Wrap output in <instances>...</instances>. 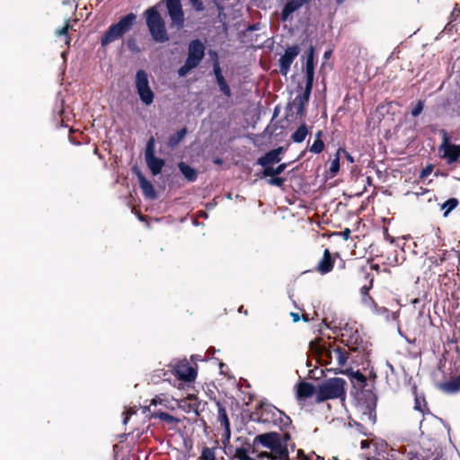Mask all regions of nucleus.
Wrapping results in <instances>:
<instances>
[{"instance_id": "nucleus-56", "label": "nucleus", "mask_w": 460, "mask_h": 460, "mask_svg": "<svg viewBox=\"0 0 460 460\" xmlns=\"http://www.w3.org/2000/svg\"><path fill=\"white\" fill-rule=\"evenodd\" d=\"M251 30H256L257 29V25H253L252 27H250Z\"/></svg>"}, {"instance_id": "nucleus-46", "label": "nucleus", "mask_w": 460, "mask_h": 460, "mask_svg": "<svg viewBox=\"0 0 460 460\" xmlns=\"http://www.w3.org/2000/svg\"><path fill=\"white\" fill-rule=\"evenodd\" d=\"M372 287H373V279H370L369 285H364L360 288V296H362L363 295H369L368 292L372 288Z\"/></svg>"}, {"instance_id": "nucleus-10", "label": "nucleus", "mask_w": 460, "mask_h": 460, "mask_svg": "<svg viewBox=\"0 0 460 460\" xmlns=\"http://www.w3.org/2000/svg\"><path fill=\"white\" fill-rule=\"evenodd\" d=\"M164 2L168 15L172 21L171 26L177 30H181L184 27V13L181 0H162Z\"/></svg>"}, {"instance_id": "nucleus-60", "label": "nucleus", "mask_w": 460, "mask_h": 460, "mask_svg": "<svg viewBox=\"0 0 460 460\" xmlns=\"http://www.w3.org/2000/svg\"><path fill=\"white\" fill-rule=\"evenodd\" d=\"M319 460V459H318Z\"/></svg>"}, {"instance_id": "nucleus-49", "label": "nucleus", "mask_w": 460, "mask_h": 460, "mask_svg": "<svg viewBox=\"0 0 460 460\" xmlns=\"http://www.w3.org/2000/svg\"><path fill=\"white\" fill-rule=\"evenodd\" d=\"M290 316L292 317L294 323H297L300 320V315L297 313L291 312Z\"/></svg>"}, {"instance_id": "nucleus-9", "label": "nucleus", "mask_w": 460, "mask_h": 460, "mask_svg": "<svg viewBox=\"0 0 460 460\" xmlns=\"http://www.w3.org/2000/svg\"><path fill=\"white\" fill-rule=\"evenodd\" d=\"M341 341L352 350L364 348V341L355 323H346L341 332Z\"/></svg>"}, {"instance_id": "nucleus-24", "label": "nucleus", "mask_w": 460, "mask_h": 460, "mask_svg": "<svg viewBox=\"0 0 460 460\" xmlns=\"http://www.w3.org/2000/svg\"><path fill=\"white\" fill-rule=\"evenodd\" d=\"M178 167H179L180 172H181V174L184 176V178L187 181H189L190 182L196 181L198 174H197V171L194 168H192L189 164H185L184 162L179 163Z\"/></svg>"}, {"instance_id": "nucleus-20", "label": "nucleus", "mask_w": 460, "mask_h": 460, "mask_svg": "<svg viewBox=\"0 0 460 460\" xmlns=\"http://www.w3.org/2000/svg\"><path fill=\"white\" fill-rule=\"evenodd\" d=\"M214 73H215V75H216V78H217V83L220 88V91L227 97H230L231 96V90H230V87L228 86L226 81L225 80L222 73H221V69H220V66L217 63H216L214 65Z\"/></svg>"}, {"instance_id": "nucleus-42", "label": "nucleus", "mask_w": 460, "mask_h": 460, "mask_svg": "<svg viewBox=\"0 0 460 460\" xmlns=\"http://www.w3.org/2000/svg\"><path fill=\"white\" fill-rule=\"evenodd\" d=\"M285 182V179L284 178H281V177H276V176H273L271 177L269 181H268V183L272 185V186H278V187H281Z\"/></svg>"}, {"instance_id": "nucleus-36", "label": "nucleus", "mask_w": 460, "mask_h": 460, "mask_svg": "<svg viewBox=\"0 0 460 460\" xmlns=\"http://www.w3.org/2000/svg\"><path fill=\"white\" fill-rule=\"evenodd\" d=\"M200 460H216V455L212 448L204 447L201 456L199 457Z\"/></svg>"}, {"instance_id": "nucleus-35", "label": "nucleus", "mask_w": 460, "mask_h": 460, "mask_svg": "<svg viewBox=\"0 0 460 460\" xmlns=\"http://www.w3.org/2000/svg\"><path fill=\"white\" fill-rule=\"evenodd\" d=\"M360 301L361 304L369 310L375 307V305H376V301L370 295H363L362 296H360Z\"/></svg>"}, {"instance_id": "nucleus-12", "label": "nucleus", "mask_w": 460, "mask_h": 460, "mask_svg": "<svg viewBox=\"0 0 460 460\" xmlns=\"http://www.w3.org/2000/svg\"><path fill=\"white\" fill-rule=\"evenodd\" d=\"M414 416L413 418L416 419L417 421H419L420 424V430L421 434L424 433L423 430V422L426 420V414L429 416L430 419L436 420L435 416L429 413V411L427 407V403L425 401V398L422 396H419L418 394L415 395V402H414Z\"/></svg>"}, {"instance_id": "nucleus-14", "label": "nucleus", "mask_w": 460, "mask_h": 460, "mask_svg": "<svg viewBox=\"0 0 460 460\" xmlns=\"http://www.w3.org/2000/svg\"><path fill=\"white\" fill-rule=\"evenodd\" d=\"M174 370L179 379L186 382L193 381L197 376L195 369L186 361L176 364Z\"/></svg>"}, {"instance_id": "nucleus-13", "label": "nucleus", "mask_w": 460, "mask_h": 460, "mask_svg": "<svg viewBox=\"0 0 460 460\" xmlns=\"http://www.w3.org/2000/svg\"><path fill=\"white\" fill-rule=\"evenodd\" d=\"M299 54V47L296 45L288 47L285 53L280 57L279 63V72L282 75H287L289 72L290 66L293 63L294 59Z\"/></svg>"}, {"instance_id": "nucleus-11", "label": "nucleus", "mask_w": 460, "mask_h": 460, "mask_svg": "<svg viewBox=\"0 0 460 460\" xmlns=\"http://www.w3.org/2000/svg\"><path fill=\"white\" fill-rule=\"evenodd\" d=\"M442 135V143L439 146V151L443 152V157L447 160L448 164L456 162L460 157V146L450 144L449 137L446 130H440Z\"/></svg>"}, {"instance_id": "nucleus-47", "label": "nucleus", "mask_w": 460, "mask_h": 460, "mask_svg": "<svg viewBox=\"0 0 460 460\" xmlns=\"http://www.w3.org/2000/svg\"><path fill=\"white\" fill-rule=\"evenodd\" d=\"M350 230L349 228H345L341 233V236L343 237L344 240H348L350 236Z\"/></svg>"}, {"instance_id": "nucleus-4", "label": "nucleus", "mask_w": 460, "mask_h": 460, "mask_svg": "<svg viewBox=\"0 0 460 460\" xmlns=\"http://www.w3.org/2000/svg\"><path fill=\"white\" fill-rule=\"evenodd\" d=\"M346 381L340 377L329 378L319 385L315 402H323L327 400L341 398L345 394Z\"/></svg>"}, {"instance_id": "nucleus-41", "label": "nucleus", "mask_w": 460, "mask_h": 460, "mask_svg": "<svg viewBox=\"0 0 460 460\" xmlns=\"http://www.w3.org/2000/svg\"><path fill=\"white\" fill-rule=\"evenodd\" d=\"M424 102L423 101H419L417 104L412 108L411 113L413 117H418L423 111Z\"/></svg>"}, {"instance_id": "nucleus-37", "label": "nucleus", "mask_w": 460, "mask_h": 460, "mask_svg": "<svg viewBox=\"0 0 460 460\" xmlns=\"http://www.w3.org/2000/svg\"><path fill=\"white\" fill-rule=\"evenodd\" d=\"M69 27H70L69 22H66L63 27L58 28L55 31V34L57 36H66V44H67V45L69 44V41H70V39L67 37Z\"/></svg>"}, {"instance_id": "nucleus-15", "label": "nucleus", "mask_w": 460, "mask_h": 460, "mask_svg": "<svg viewBox=\"0 0 460 460\" xmlns=\"http://www.w3.org/2000/svg\"><path fill=\"white\" fill-rule=\"evenodd\" d=\"M283 150V147L280 146L267 152L263 156L257 160V164L266 168L272 164L279 163L280 161V154Z\"/></svg>"}, {"instance_id": "nucleus-3", "label": "nucleus", "mask_w": 460, "mask_h": 460, "mask_svg": "<svg viewBox=\"0 0 460 460\" xmlns=\"http://www.w3.org/2000/svg\"><path fill=\"white\" fill-rule=\"evenodd\" d=\"M149 7L145 11L146 23L152 39L157 43H164L169 40L165 22L158 12V5Z\"/></svg>"}, {"instance_id": "nucleus-51", "label": "nucleus", "mask_w": 460, "mask_h": 460, "mask_svg": "<svg viewBox=\"0 0 460 460\" xmlns=\"http://www.w3.org/2000/svg\"><path fill=\"white\" fill-rule=\"evenodd\" d=\"M342 152L345 154L347 159L350 162V163H353L354 160H353V157L347 152H345L344 150H342Z\"/></svg>"}, {"instance_id": "nucleus-30", "label": "nucleus", "mask_w": 460, "mask_h": 460, "mask_svg": "<svg viewBox=\"0 0 460 460\" xmlns=\"http://www.w3.org/2000/svg\"><path fill=\"white\" fill-rule=\"evenodd\" d=\"M308 134L307 127L303 123L291 136V139L295 143H302Z\"/></svg>"}, {"instance_id": "nucleus-16", "label": "nucleus", "mask_w": 460, "mask_h": 460, "mask_svg": "<svg viewBox=\"0 0 460 460\" xmlns=\"http://www.w3.org/2000/svg\"><path fill=\"white\" fill-rule=\"evenodd\" d=\"M136 174L144 196L149 199H155L157 198V194L153 184L146 179L141 172L136 170Z\"/></svg>"}, {"instance_id": "nucleus-48", "label": "nucleus", "mask_w": 460, "mask_h": 460, "mask_svg": "<svg viewBox=\"0 0 460 460\" xmlns=\"http://www.w3.org/2000/svg\"><path fill=\"white\" fill-rule=\"evenodd\" d=\"M370 447V442L367 439L362 440L360 442L361 449H367Z\"/></svg>"}, {"instance_id": "nucleus-2", "label": "nucleus", "mask_w": 460, "mask_h": 460, "mask_svg": "<svg viewBox=\"0 0 460 460\" xmlns=\"http://www.w3.org/2000/svg\"><path fill=\"white\" fill-rule=\"evenodd\" d=\"M310 349L323 364L331 365L335 362L338 367H343L347 363L348 352L341 347H332L316 339L310 342Z\"/></svg>"}, {"instance_id": "nucleus-31", "label": "nucleus", "mask_w": 460, "mask_h": 460, "mask_svg": "<svg viewBox=\"0 0 460 460\" xmlns=\"http://www.w3.org/2000/svg\"><path fill=\"white\" fill-rule=\"evenodd\" d=\"M286 168H287V164H281L279 166H277L276 168L268 166V167L264 168L262 175L264 177L278 176L280 173H282Z\"/></svg>"}, {"instance_id": "nucleus-50", "label": "nucleus", "mask_w": 460, "mask_h": 460, "mask_svg": "<svg viewBox=\"0 0 460 460\" xmlns=\"http://www.w3.org/2000/svg\"><path fill=\"white\" fill-rule=\"evenodd\" d=\"M385 366L390 370L391 374L394 373V367L389 361L385 362Z\"/></svg>"}, {"instance_id": "nucleus-32", "label": "nucleus", "mask_w": 460, "mask_h": 460, "mask_svg": "<svg viewBox=\"0 0 460 460\" xmlns=\"http://www.w3.org/2000/svg\"><path fill=\"white\" fill-rule=\"evenodd\" d=\"M458 200L456 198H450L441 205V209L445 210L444 217H447L448 214L455 209L458 205Z\"/></svg>"}, {"instance_id": "nucleus-8", "label": "nucleus", "mask_w": 460, "mask_h": 460, "mask_svg": "<svg viewBox=\"0 0 460 460\" xmlns=\"http://www.w3.org/2000/svg\"><path fill=\"white\" fill-rule=\"evenodd\" d=\"M135 87L142 103L146 106H150L154 102L155 93L149 85V76L145 70L139 69L137 71Z\"/></svg>"}, {"instance_id": "nucleus-52", "label": "nucleus", "mask_w": 460, "mask_h": 460, "mask_svg": "<svg viewBox=\"0 0 460 460\" xmlns=\"http://www.w3.org/2000/svg\"><path fill=\"white\" fill-rule=\"evenodd\" d=\"M323 323V324H325L330 329L336 328V326H332V323H330V325H328L327 323H326V319H324Z\"/></svg>"}, {"instance_id": "nucleus-34", "label": "nucleus", "mask_w": 460, "mask_h": 460, "mask_svg": "<svg viewBox=\"0 0 460 460\" xmlns=\"http://www.w3.org/2000/svg\"><path fill=\"white\" fill-rule=\"evenodd\" d=\"M150 417L153 418V419H159L161 420H164V421H167L169 423H172V422H174L176 420V419L167 413V412H164V411H151L150 412Z\"/></svg>"}, {"instance_id": "nucleus-53", "label": "nucleus", "mask_w": 460, "mask_h": 460, "mask_svg": "<svg viewBox=\"0 0 460 460\" xmlns=\"http://www.w3.org/2000/svg\"><path fill=\"white\" fill-rule=\"evenodd\" d=\"M303 320H304L305 322H308V321H309V318L307 317V315L304 314V315H303Z\"/></svg>"}, {"instance_id": "nucleus-59", "label": "nucleus", "mask_w": 460, "mask_h": 460, "mask_svg": "<svg viewBox=\"0 0 460 460\" xmlns=\"http://www.w3.org/2000/svg\"><path fill=\"white\" fill-rule=\"evenodd\" d=\"M332 459H333V460H339V459H338L337 457H335V456H334Z\"/></svg>"}, {"instance_id": "nucleus-29", "label": "nucleus", "mask_w": 460, "mask_h": 460, "mask_svg": "<svg viewBox=\"0 0 460 460\" xmlns=\"http://www.w3.org/2000/svg\"><path fill=\"white\" fill-rule=\"evenodd\" d=\"M186 134H187L186 128H183L178 130L175 134L170 136V137L168 139V146L172 148L175 147L182 141V139L185 137Z\"/></svg>"}, {"instance_id": "nucleus-54", "label": "nucleus", "mask_w": 460, "mask_h": 460, "mask_svg": "<svg viewBox=\"0 0 460 460\" xmlns=\"http://www.w3.org/2000/svg\"><path fill=\"white\" fill-rule=\"evenodd\" d=\"M329 56H330V51H326V52L324 53V58H329Z\"/></svg>"}, {"instance_id": "nucleus-45", "label": "nucleus", "mask_w": 460, "mask_h": 460, "mask_svg": "<svg viewBox=\"0 0 460 460\" xmlns=\"http://www.w3.org/2000/svg\"><path fill=\"white\" fill-rule=\"evenodd\" d=\"M433 171V165L431 164H429L427 165L425 168H423L420 172V178H426L428 177L429 174H431Z\"/></svg>"}, {"instance_id": "nucleus-58", "label": "nucleus", "mask_w": 460, "mask_h": 460, "mask_svg": "<svg viewBox=\"0 0 460 460\" xmlns=\"http://www.w3.org/2000/svg\"><path fill=\"white\" fill-rule=\"evenodd\" d=\"M152 404H156V402H155V400H153V402H152Z\"/></svg>"}, {"instance_id": "nucleus-23", "label": "nucleus", "mask_w": 460, "mask_h": 460, "mask_svg": "<svg viewBox=\"0 0 460 460\" xmlns=\"http://www.w3.org/2000/svg\"><path fill=\"white\" fill-rule=\"evenodd\" d=\"M315 387L311 383L302 382L297 385V397L299 399H306L314 395Z\"/></svg>"}, {"instance_id": "nucleus-33", "label": "nucleus", "mask_w": 460, "mask_h": 460, "mask_svg": "<svg viewBox=\"0 0 460 460\" xmlns=\"http://www.w3.org/2000/svg\"><path fill=\"white\" fill-rule=\"evenodd\" d=\"M321 136H322V132L318 131L316 134L315 140L314 141L313 145L310 146V152H312L314 154H320L323 150L324 144H323V140L321 139Z\"/></svg>"}, {"instance_id": "nucleus-7", "label": "nucleus", "mask_w": 460, "mask_h": 460, "mask_svg": "<svg viewBox=\"0 0 460 460\" xmlns=\"http://www.w3.org/2000/svg\"><path fill=\"white\" fill-rule=\"evenodd\" d=\"M259 414L258 421L261 423H272L280 428L288 426L290 423L288 416L270 403L262 402Z\"/></svg>"}, {"instance_id": "nucleus-27", "label": "nucleus", "mask_w": 460, "mask_h": 460, "mask_svg": "<svg viewBox=\"0 0 460 460\" xmlns=\"http://www.w3.org/2000/svg\"><path fill=\"white\" fill-rule=\"evenodd\" d=\"M299 103L301 102H298V97H296L294 100L289 102L287 107V116H290L291 114L296 112V115L299 116L300 118L303 117L305 115V109L306 104H304L303 109L299 111Z\"/></svg>"}, {"instance_id": "nucleus-6", "label": "nucleus", "mask_w": 460, "mask_h": 460, "mask_svg": "<svg viewBox=\"0 0 460 460\" xmlns=\"http://www.w3.org/2000/svg\"><path fill=\"white\" fill-rule=\"evenodd\" d=\"M137 20V15L129 13L121 17L117 23L111 24L101 40L102 46H106L123 36L128 32Z\"/></svg>"}, {"instance_id": "nucleus-25", "label": "nucleus", "mask_w": 460, "mask_h": 460, "mask_svg": "<svg viewBox=\"0 0 460 460\" xmlns=\"http://www.w3.org/2000/svg\"><path fill=\"white\" fill-rule=\"evenodd\" d=\"M314 46H310L307 55H306V62H305V75L306 77H314Z\"/></svg>"}, {"instance_id": "nucleus-22", "label": "nucleus", "mask_w": 460, "mask_h": 460, "mask_svg": "<svg viewBox=\"0 0 460 460\" xmlns=\"http://www.w3.org/2000/svg\"><path fill=\"white\" fill-rule=\"evenodd\" d=\"M313 84L314 77H306V84L304 92L296 96L298 97V102H301L299 103V111L303 109L304 104H307V102H309V98L313 89Z\"/></svg>"}, {"instance_id": "nucleus-1", "label": "nucleus", "mask_w": 460, "mask_h": 460, "mask_svg": "<svg viewBox=\"0 0 460 460\" xmlns=\"http://www.w3.org/2000/svg\"><path fill=\"white\" fill-rule=\"evenodd\" d=\"M289 435H281L278 432H266L257 435L253 439V445H261L270 449V452L259 454L260 459L267 460H289L288 450L286 441Z\"/></svg>"}, {"instance_id": "nucleus-38", "label": "nucleus", "mask_w": 460, "mask_h": 460, "mask_svg": "<svg viewBox=\"0 0 460 460\" xmlns=\"http://www.w3.org/2000/svg\"><path fill=\"white\" fill-rule=\"evenodd\" d=\"M341 150L339 149L336 155V157L332 161L331 166H330V172L332 175H335L339 170H340V157L339 154Z\"/></svg>"}, {"instance_id": "nucleus-5", "label": "nucleus", "mask_w": 460, "mask_h": 460, "mask_svg": "<svg viewBox=\"0 0 460 460\" xmlns=\"http://www.w3.org/2000/svg\"><path fill=\"white\" fill-rule=\"evenodd\" d=\"M205 56V46L200 40H193L189 43L187 58L178 69L180 77L186 76L192 69L199 66Z\"/></svg>"}, {"instance_id": "nucleus-18", "label": "nucleus", "mask_w": 460, "mask_h": 460, "mask_svg": "<svg viewBox=\"0 0 460 460\" xmlns=\"http://www.w3.org/2000/svg\"><path fill=\"white\" fill-rule=\"evenodd\" d=\"M333 268V261L331 252L328 249L323 252V256L317 264V270L321 274H326L330 272Z\"/></svg>"}, {"instance_id": "nucleus-44", "label": "nucleus", "mask_w": 460, "mask_h": 460, "mask_svg": "<svg viewBox=\"0 0 460 460\" xmlns=\"http://www.w3.org/2000/svg\"><path fill=\"white\" fill-rule=\"evenodd\" d=\"M193 8L197 11V12H202L204 11L205 7H204V4L203 3L200 1V0H190Z\"/></svg>"}, {"instance_id": "nucleus-43", "label": "nucleus", "mask_w": 460, "mask_h": 460, "mask_svg": "<svg viewBox=\"0 0 460 460\" xmlns=\"http://www.w3.org/2000/svg\"><path fill=\"white\" fill-rule=\"evenodd\" d=\"M235 457L238 460H248L250 456L244 448H237L235 452Z\"/></svg>"}, {"instance_id": "nucleus-40", "label": "nucleus", "mask_w": 460, "mask_h": 460, "mask_svg": "<svg viewBox=\"0 0 460 460\" xmlns=\"http://www.w3.org/2000/svg\"><path fill=\"white\" fill-rule=\"evenodd\" d=\"M350 376L352 380L356 381L361 385H364L367 382L366 376L359 371L351 372Z\"/></svg>"}, {"instance_id": "nucleus-26", "label": "nucleus", "mask_w": 460, "mask_h": 460, "mask_svg": "<svg viewBox=\"0 0 460 460\" xmlns=\"http://www.w3.org/2000/svg\"><path fill=\"white\" fill-rule=\"evenodd\" d=\"M370 311L374 314L382 317L385 322H389L390 321V317H392L393 320H396V314L395 313H392L391 314L390 311L386 307L380 306L377 304L375 305V307L370 309Z\"/></svg>"}, {"instance_id": "nucleus-21", "label": "nucleus", "mask_w": 460, "mask_h": 460, "mask_svg": "<svg viewBox=\"0 0 460 460\" xmlns=\"http://www.w3.org/2000/svg\"><path fill=\"white\" fill-rule=\"evenodd\" d=\"M146 163L147 167L149 168L150 172L155 176L159 174L162 172V169L165 164L164 159L158 158L155 155L146 157Z\"/></svg>"}, {"instance_id": "nucleus-19", "label": "nucleus", "mask_w": 460, "mask_h": 460, "mask_svg": "<svg viewBox=\"0 0 460 460\" xmlns=\"http://www.w3.org/2000/svg\"><path fill=\"white\" fill-rule=\"evenodd\" d=\"M217 420L220 422V424L224 427L225 434L227 439L230 438V421L227 417L226 411L225 407L220 403L217 402Z\"/></svg>"}, {"instance_id": "nucleus-17", "label": "nucleus", "mask_w": 460, "mask_h": 460, "mask_svg": "<svg viewBox=\"0 0 460 460\" xmlns=\"http://www.w3.org/2000/svg\"><path fill=\"white\" fill-rule=\"evenodd\" d=\"M308 0H288L282 10V20L288 21L289 16L304 4H308Z\"/></svg>"}, {"instance_id": "nucleus-39", "label": "nucleus", "mask_w": 460, "mask_h": 460, "mask_svg": "<svg viewBox=\"0 0 460 460\" xmlns=\"http://www.w3.org/2000/svg\"><path fill=\"white\" fill-rule=\"evenodd\" d=\"M155 155V139L151 137L146 146L145 158Z\"/></svg>"}, {"instance_id": "nucleus-57", "label": "nucleus", "mask_w": 460, "mask_h": 460, "mask_svg": "<svg viewBox=\"0 0 460 460\" xmlns=\"http://www.w3.org/2000/svg\"><path fill=\"white\" fill-rule=\"evenodd\" d=\"M239 312H243V306L239 308Z\"/></svg>"}, {"instance_id": "nucleus-55", "label": "nucleus", "mask_w": 460, "mask_h": 460, "mask_svg": "<svg viewBox=\"0 0 460 460\" xmlns=\"http://www.w3.org/2000/svg\"><path fill=\"white\" fill-rule=\"evenodd\" d=\"M344 1H345V0H337V4H342Z\"/></svg>"}, {"instance_id": "nucleus-28", "label": "nucleus", "mask_w": 460, "mask_h": 460, "mask_svg": "<svg viewBox=\"0 0 460 460\" xmlns=\"http://www.w3.org/2000/svg\"><path fill=\"white\" fill-rule=\"evenodd\" d=\"M442 389L447 393H456L460 391V374L449 380L448 382L442 385Z\"/></svg>"}]
</instances>
